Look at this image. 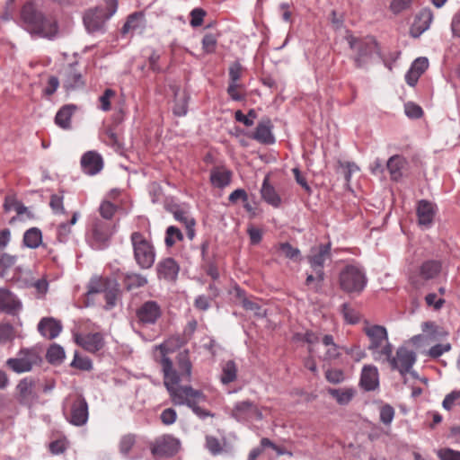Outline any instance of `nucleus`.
I'll return each instance as SVG.
<instances>
[{
  "label": "nucleus",
  "instance_id": "nucleus-1",
  "mask_svg": "<svg viewBox=\"0 0 460 460\" xmlns=\"http://www.w3.org/2000/svg\"><path fill=\"white\" fill-rule=\"evenodd\" d=\"M159 349L164 354V346L160 345ZM161 365L164 373V384L174 405H187L200 419L213 416L210 411L199 406L200 402L206 401V396L201 391L193 389L190 385L178 386L180 382H190L191 379L192 365L187 350L180 352L177 356L179 372L173 369L172 360L165 355L161 359Z\"/></svg>",
  "mask_w": 460,
  "mask_h": 460
},
{
  "label": "nucleus",
  "instance_id": "nucleus-2",
  "mask_svg": "<svg viewBox=\"0 0 460 460\" xmlns=\"http://www.w3.org/2000/svg\"><path fill=\"white\" fill-rule=\"evenodd\" d=\"M21 17L25 30L31 34L52 40L58 32L57 21L51 16H45L32 3L22 6Z\"/></svg>",
  "mask_w": 460,
  "mask_h": 460
},
{
  "label": "nucleus",
  "instance_id": "nucleus-3",
  "mask_svg": "<svg viewBox=\"0 0 460 460\" xmlns=\"http://www.w3.org/2000/svg\"><path fill=\"white\" fill-rule=\"evenodd\" d=\"M364 332L369 339L368 350L373 359L376 362L388 358L389 353L393 351V345L388 339L386 329L382 325H369L364 328Z\"/></svg>",
  "mask_w": 460,
  "mask_h": 460
},
{
  "label": "nucleus",
  "instance_id": "nucleus-4",
  "mask_svg": "<svg viewBox=\"0 0 460 460\" xmlns=\"http://www.w3.org/2000/svg\"><path fill=\"white\" fill-rule=\"evenodd\" d=\"M130 242L137 266L143 270L152 268L155 261V250L153 243L137 231L130 234Z\"/></svg>",
  "mask_w": 460,
  "mask_h": 460
},
{
  "label": "nucleus",
  "instance_id": "nucleus-5",
  "mask_svg": "<svg viewBox=\"0 0 460 460\" xmlns=\"http://www.w3.org/2000/svg\"><path fill=\"white\" fill-rule=\"evenodd\" d=\"M117 0H105V5L89 10L84 16V23L89 32L102 31L105 22L116 13Z\"/></svg>",
  "mask_w": 460,
  "mask_h": 460
},
{
  "label": "nucleus",
  "instance_id": "nucleus-6",
  "mask_svg": "<svg viewBox=\"0 0 460 460\" xmlns=\"http://www.w3.org/2000/svg\"><path fill=\"white\" fill-rule=\"evenodd\" d=\"M68 409L64 405L63 411L69 423L76 427L86 424L89 418V408L85 398L82 394L68 395L66 398Z\"/></svg>",
  "mask_w": 460,
  "mask_h": 460
},
{
  "label": "nucleus",
  "instance_id": "nucleus-7",
  "mask_svg": "<svg viewBox=\"0 0 460 460\" xmlns=\"http://www.w3.org/2000/svg\"><path fill=\"white\" fill-rule=\"evenodd\" d=\"M442 270V263L438 260L424 261L415 270L409 275L411 285L416 288H423L430 280L437 279Z\"/></svg>",
  "mask_w": 460,
  "mask_h": 460
},
{
  "label": "nucleus",
  "instance_id": "nucleus-8",
  "mask_svg": "<svg viewBox=\"0 0 460 460\" xmlns=\"http://www.w3.org/2000/svg\"><path fill=\"white\" fill-rule=\"evenodd\" d=\"M417 360L416 353L404 346H401L396 349L395 356L393 351L389 353L388 358L380 361L381 364H388L391 370L398 371L404 377L408 373L414 374L411 371L413 365Z\"/></svg>",
  "mask_w": 460,
  "mask_h": 460
},
{
  "label": "nucleus",
  "instance_id": "nucleus-9",
  "mask_svg": "<svg viewBox=\"0 0 460 460\" xmlns=\"http://www.w3.org/2000/svg\"><path fill=\"white\" fill-rule=\"evenodd\" d=\"M180 448V439L171 434L158 436L149 444L150 452L156 460L172 457Z\"/></svg>",
  "mask_w": 460,
  "mask_h": 460
},
{
  "label": "nucleus",
  "instance_id": "nucleus-10",
  "mask_svg": "<svg viewBox=\"0 0 460 460\" xmlns=\"http://www.w3.org/2000/svg\"><path fill=\"white\" fill-rule=\"evenodd\" d=\"M41 357L35 349H22L15 358L6 360V366L14 373L30 372L34 366L40 365Z\"/></svg>",
  "mask_w": 460,
  "mask_h": 460
},
{
  "label": "nucleus",
  "instance_id": "nucleus-11",
  "mask_svg": "<svg viewBox=\"0 0 460 460\" xmlns=\"http://www.w3.org/2000/svg\"><path fill=\"white\" fill-rule=\"evenodd\" d=\"M347 39L350 49L356 53L355 62L358 67L365 65L375 53L378 54V45L374 38L359 40L349 36Z\"/></svg>",
  "mask_w": 460,
  "mask_h": 460
},
{
  "label": "nucleus",
  "instance_id": "nucleus-12",
  "mask_svg": "<svg viewBox=\"0 0 460 460\" xmlns=\"http://www.w3.org/2000/svg\"><path fill=\"white\" fill-rule=\"evenodd\" d=\"M340 284L347 293H360L366 287L367 278L360 268L349 265L341 272Z\"/></svg>",
  "mask_w": 460,
  "mask_h": 460
},
{
  "label": "nucleus",
  "instance_id": "nucleus-13",
  "mask_svg": "<svg viewBox=\"0 0 460 460\" xmlns=\"http://www.w3.org/2000/svg\"><path fill=\"white\" fill-rule=\"evenodd\" d=\"M114 229L111 223L96 220L86 236L90 246L95 250H103L109 246Z\"/></svg>",
  "mask_w": 460,
  "mask_h": 460
},
{
  "label": "nucleus",
  "instance_id": "nucleus-14",
  "mask_svg": "<svg viewBox=\"0 0 460 460\" xmlns=\"http://www.w3.org/2000/svg\"><path fill=\"white\" fill-rule=\"evenodd\" d=\"M163 315L161 305L155 300H147L139 305L135 310L136 323L140 327L155 325Z\"/></svg>",
  "mask_w": 460,
  "mask_h": 460
},
{
  "label": "nucleus",
  "instance_id": "nucleus-15",
  "mask_svg": "<svg viewBox=\"0 0 460 460\" xmlns=\"http://www.w3.org/2000/svg\"><path fill=\"white\" fill-rule=\"evenodd\" d=\"M164 208L171 213L175 220L184 225L186 234L190 240L195 236V219L190 216L189 208L185 205L177 204L175 202H166Z\"/></svg>",
  "mask_w": 460,
  "mask_h": 460
},
{
  "label": "nucleus",
  "instance_id": "nucleus-16",
  "mask_svg": "<svg viewBox=\"0 0 460 460\" xmlns=\"http://www.w3.org/2000/svg\"><path fill=\"white\" fill-rule=\"evenodd\" d=\"M62 86L66 93L83 89L85 86V80L82 72L78 69V64L67 65L62 71Z\"/></svg>",
  "mask_w": 460,
  "mask_h": 460
},
{
  "label": "nucleus",
  "instance_id": "nucleus-17",
  "mask_svg": "<svg viewBox=\"0 0 460 460\" xmlns=\"http://www.w3.org/2000/svg\"><path fill=\"white\" fill-rule=\"evenodd\" d=\"M231 415L239 422H246L253 420H261L262 419V413L260 411L257 405L250 400L236 402Z\"/></svg>",
  "mask_w": 460,
  "mask_h": 460
},
{
  "label": "nucleus",
  "instance_id": "nucleus-18",
  "mask_svg": "<svg viewBox=\"0 0 460 460\" xmlns=\"http://www.w3.org/2000/svg\"><path fill=\"white\" fill-rule=\"evenodd\" d=\"M318 342L321 345V358L323 361H332L341 357L343 347L335 342L332 334L318 332Z\"/></svg>",
  "mask_w": 460,
  "mask_h": 460
},
{
  "label": "nucleus",
  "instance_id": "nucleus-19",
  "mask_svg": "<svg viewBox=\"0 0 460 460\" xmlns=\"http://www.w3.org/2000/svg\"><path fill=\"white\" fill-rule=\"evenodd\" d=\"M35 381L32 378L25 377L17 385L19 402L28 407L32 406L39 399L34 390Z\"/></svg>",
  "mask_w": 460,
  "mask_h": 460
},
{
  "label": "nucleus",
  "instance_id": "nucleus-20",
  "mask_svg": "<svg viewBox=\"0 0 460 460\" xmlns=\"http://www.w3.org/2000/svg\"><path fill=\"white\" fill-rule=\"evenodd\" d=\"M75 342L90 353H96L104 347V339L101 332L76 334Z\"/></svg>",
  "mask_w": 460,
  "mask_h": 460
},
{
  "label": "nucleus",
  "instance_id": "nucleus-21",
  "mask_svg": "<svg viewBox=\"0 0 460 460\" xmlns=\"http://www.w3.org/2000/svg\"><path fill=\"white\" fill-rule=\"evenodd\" d=\"M385 167L389 172L390 180L398 182L403 178L408 169V161L401 155H394L387 160Z\"/></svg>",
  "mask_w": 460,
  "mask_h": 460
},
{
  "label": "nucleus",
  "instance_id": "nucleus-22",
  "mask_svg": "<svg viewBox=\"0 0 460 460\" xmlns=\"http://www.w3.org/2000/svg\"><path fill=\"white\" fill-rule=\"evenodd\" d=\"M81 166L84 173L95 175L103 167V160L96 151H88L81 158Z\"/></svg>",
  "mask_w": 460,
  "mask_h": 460
},
{
  "label": "nucleus",
  "instance_id": "nucleus-23",
  "mask_svg": "<svg viewBox=\"0 0 460 460\" xmlns=\"http://www.w3.org/2000/svg\"><path fill=\"white\" fill-rule=\"evenodd\" d=\"M416 212L419 225L424 228L431 227L436 214L435 205L421 199L418 202Z\"/></svg>",
  "mask_w": 460,
  "mask_h": 460
},
{
  "label": "nucleus",
  "instance_id": "nucleus-24",
  "mask_svg": "<svg viewBox=\"0 0 460 460\" xmlns=\"http://www.w3.org/2000/svg\"><path fill=\"white\" fill-rule=\"evenodd\" d=\"M433 21V13L429 8H423L416 15L411 29L412 37L417 38L426 31Z\"/></svg>",
  "mask_w": 460,
  "mask_h": 460
},
{
  "label": "nucleus",
  "instance_id": "nucleus-25",
  "mask_svg": "<svg viewBox=\"0 0 460 460\" xmlns=\"http://www.w3.org/2000/svg\"><path fill=\"white\" fill-rule=\"evenodd\" d=\"M361 387L365 391H374L379 386V374L377 367L373 365L363 367L360 376Z\"/></svg>",
  "mask_w": 460,
  "mask_h": 460
},
{
  "label": "nucleus",
  "instance_id": "nucleus-26",
  "mask_svg": "<svg viewBox=\"0 0 460 460\" xmlns=\"http://www.w3.org/2000/svg\"><path fill=\"white\" fill-rule=\"evenodd\" d=\"M38 331L43 337L53 340L61 332L62 324L53 317H44L38 324Z\"/></svg>",
  "mask_w": 460,
  "mask_h": 460
},
{
  "label": "nucleus",
  "instance_id": "nucleus-27",
  "mask_svg": "<svg viewBox=\"0 0 460 460\" xmlns=\"http://www.w3.org/2000/svg\"><path fill=\"white\" fill-rule=\"evenodd\" d=\"M273 125L269 118L262 119L257 125L253 138L261 144H273L275 137L272 134Z\"/></svg>",
  "mask_w": 460,
  "mask_h": 460
},
{
  "label": "nucleus",
  "instance_id": "nucleus-28",
  "mask_svg": "<svg viewBox=\"0 0 460 460\" xmlns=\"http://www.w3.org/2000/svg\"><path fill=\"white\" fill-rule=\"evenodd\" d=\"M180 266L172 258H166L157 265V272L160 279L173 281L177 279Z\"/></svg>",
  "mask_w": 460,
  "mask_h": 460
},
{
  "label": "nucleus",
  "instance_id": "nucleus-29",
  "mask_svg": "<svg viewBox=\"0 0 460 460\" xmlns=\"http://www.w3.org/2000/svg\"><path fill=\"white\" fill-rule=\"evenodd\" d=\"M22 308L21 302L9 290L0 288V310L14 314Z\"/></svg>",
  "mask_w": 460,
  "mask_h": 460
},
{
  "label": "nucleus",
  "instance_id": "nucleus-30",
  "mask_svg": "<svg viewBox=\"0 0 460 460\" xmlns=\"http://www.w3.org/2000/svg\"><path fill=\"white\" fill-rule=\"evenodd\" d=\"M232 172L224 167H215L210 172V181L216 188L223 189L230 184Z\"/></svg>",
  "mask_w": 460,
  "mask_h": 460
},
{
  "label": "nucleus",
  "instance_id": "nucleus-31",
  "mask_svg": "<svg viewBox=\"0 0 460 460\" xmlns=\"http://www.w3.org/2000/svg\"><path fill=\"white\" fill-rule=\"evenodd\" d=\"M421 331L424 334L425 342L428 343L438 341L447 335V332L430 321L422 323Z\"/></svg>",
  "mask_w": 460,
  "mask_h": 460
},
{
  "label": "nucleus",
  "instance_id": "nucleus-32",
  "mask_svg": "<svg viewBox=\"0 0 460 460\" xmlns=\"http://www.w3.org/2000/svg\"><path fill=\"white\" fill-rule=\"evenodd\" d=\"M261 194L262 199L272 207L279 208L280 206L281 198L277 193L274 187L270 184L269 176H266L263 180Z\"/></svg>",
  "mask_w": 460,
  "mask_h": 460
},
{
  "label": "nucleus",
  "instance_id": "nucleus-33",
  "mask_svg": "<svg viewBox=\"0 0 460 460\" xmlns=\"http://www.w3.org/2000/svg\"><path fill=\"white\" fill-rule=\"evenodd\" d=\"M76 110L74 104H66L61 107L56 114L55 123L63 129L71 128V118Z\"/></svg>",
  "mask_w": 460,
  "mask_h": 460
},
{
  "label": "nucleus",
  "instance_id": "nucleus-34",
  "mask_svg": "<svg viewBox=\"0 0 460 460\" xmlns=\"http://www.w3.org/2000/svg\"><path fill=\"white\" fill-rule=\"evenodd\" d=\"M174 105L172 113L177 117H183L188 112V103L190 96L186 92L180 93L179 88H174Z\"/></svg>",
  "mask_w": 460,
  "mask_h": 460
},
{
  "label": "nucleus",
  "instance_id": "nucleus-35",
  "mask_svg": "<svg viewBox=\"0 0 460 460\" xmlns=\"http://www.w3.org/2000/svg\"><path fill=\"white\" fill-rule=\"evenodd\" d=\"M23 244L30 249H36L42 243V232L38 227H31L25 231Z\"/></svg>",
  "mask_w": 460,
  "mask_h": 460
},
{
  "label": "nucleus",
  "instance_id": "nucleus-36",
  "mask_svg": "<svg viewBox=\"0 0 460 460\" xmlns=\"http://www.w3.org/2000/svg\"><path fill=\"white\" fill-rule=\"evenodd\" d=\"M328 393L337 401L341 405H347L354 397L356 390L352 387L343 389H328Z\"/></svg>",
  "mask_w": 460,
  "mask_h": 460
},
{
  "label": "nucleus",
  "instance_id": "nucleus-37",
  "mask_svg": "<svg viewBox=\"0 0 460 460\" xmlns=\"http://www.w3.org/2000/svg\"><path fill=\"white\" fill-rule=\"evenodd\" d=\"M146 283V278L139 273L127 272L123 276V284L127 290L142 288Z\"/></svg>",
  "mask_w": 460,
  "mask_h": 460
},
{
  "label": "nucleus",
  "instance_id": "nucleus-38",
  "mask_svg": "<svg viewBox=\"0 0 460 460\" xmlns=\"http://www.w3.org/2000/svg\"><path fill=\"white\" fill-rule=\"evenodd\" d=\"M112 281L107 278L93 277L87 286V296L103 293Z\"/></svg>",
  "mask_w": 460,
  "mask_h": 460
},
{
  "label": "nucleus",
  "instance_id": "nucleus-39",
  "mask_svg": "<svg viewBox=\"0 0 460 460\" xmlns=\"http://www.w3.org/2000/svg\"><path fill=\"white\" fill-rule=\"evenodd\" d=\"M119 288L116 281H112L108 288H106V290L103 292L104 294V299H105V306L104 308L106 310H111L117 305V299L119 296Z\"/></svg>",
  "mask_w": 460,
  "mask_h": 460
},
{
  "label": "nucleus",
  "instance_id": "nucleus-40",
  "mask_svg": "<svg viewBox=\"0 0 460 460\" xmlns=\"http://www.w3.org/2000/svg\"><path fill=\"white\" fill-rule=\"evenodd\" d=\"M46 358L50 364H59L65 358V350L60 345H50L46 353Z\"/></svg>",
  "mask_w": 460,
  "mask_h": 460
},
{
  "label": "nucleus",
  "instance_id": "nucleus-41",
  "mask_svg": "<svg viewBox=\"0 0 460 460\" xmlns=\"http://www.w3.org/2000/svg\"><path fill=\"white\" fill-rule=\"evenodd\" d=\"M304 341L306 344V349H308L310 356L309 358L305 361V367H307L311 371H315L316 369V363L314 360L313 356V349L312 346L316 340L315 335L313 332H306L303 335Z\"/></svg>",
  "mask_w": 460,
  "mask_h": 460
},
{
  "label": "nucleus",
  "instance_id": "nucleus-42",
  "mask_svg": "<svg viewBox=\"0 0 460 460\" xmlns=\"http://www.w3.org/2000/svg\"><path fill=\"white\" fill-rule=\"evenodd\" d=\"M237 374V367L233 360H228L223 367L221 382L227 385L235 380Z\"/></svg>",
  "mask_w": 460,
  "mask_h": 460
},
{
  "label": "nucleus",
  "instance_id": "nucleus-43",
  "mask_svg": "<svg viewBox=\"0 0 460 460\" xmlns=\"http://www.w3.org/2000/svg\"><path fill=\"white\" fill-rule=\"evenodd\" d=\"M182 239L183 234L178 227L174 226L167 227L164 239L167 247L173 246L177 241H181Z\"/></svg>",
  "mask_w": 460,
  "mask_h": 460
},
{
  "label": "nucleus",
  "instance_id": "nucleus-44",
  "mask_svg": "<svg viewBox=\"0 0 460 460\" xmlns=\"http://www.w3.org/2000/svg\"><path fill=\"white\" fill-rule=\"evenodd\" d=\"M455 406L460 407V390H453L449 394H447L443 402L442 407L446 411H451Z\"/></svg>",
  "mask_w": 460,
  "mask_h": 460
},
{
  "label": "nucleus",
  "instance_id": "nucleus-45",
  "mask_svg": "<svg viewBox=\"0 0 460 460\" xmlns=\"http://www.w3.org/2000/svg\"><path fill=\"white\" fill-rule=\"evenodd\" d=\"M358 171H359V167L353 162H339L338 172L344 175L347 184L350 181L352 174Z\"/></svg>",
  "mask_w": 460,
  "mask_h": 460
},
{
  "label": "nucleus",
  "instance_id": "nucleus-46",
  "mask_svg": "<svg viewBox=\"0 0 460 460\" xmlns=\"http://www.w3.org/2000/svg\"><path fill=\"white\" fill-rule=\"evenodd\" d=\"M104 141L117 151L123 148L122 144L118 137L117 133L111 128H107L104 132Z\"/></svg>",
  "mask_w": 460,
  "mask_h": 460
},
{
  "label": "nucleus",
  "instance_id": "nucleus-47",
  "mask_svg": "<svg viewBox=\"0 0 460 460\" xmlns=\"http://www.w3.org/2000/svg\"><path fill=\"white\" fill-rule=\"evenodd\" d=\"M331 243L328 242L325 244H322L318 247V267H323L325 264L331 263Z\"/></svg>",
  "mask_w": 460,
  "mask_h": 460
},
{
  "label": "nucleus",
  "instance_id": "nucleus-48",
  "mask_svg": "<svg viewBox=\"0 0 460 460\" xmlns=\"http://www.w3.org/2000/svg\"><path fill=\"white\" fill-rule=\"evenodd\" d=\"M136 443V436L133 434L124 435L119 440V452L123 456H128Z\"/></svg>",
  "mask_w": 460,
  "mask_h": 460
},
{
  "label": "nucleus",
  "instance_id": "nucleus-49",
  "mask_svg": "<svg viewBox=\"0 0 460 460\" xmlns=\"http://www.w3.org/2000/svg\"><path fill=\"white\" fill-rule=\"evenodd\" d=\"M452 346L450 343H438L432 346L427 352V355L431 358H438L444 353L450 351Z\"/></svg>",
  "mask_w": 460,
  "mask_h": 460
},
{
  "label": "nucleus",
  "instance_id": "nucleus-50",
  "mask_svg": "<svg viewBox=\"0 0 460 460\" xmlns=\"http://www.w3.org/2000/svg\"><path fill=\"white\" fill-rule=\"evenodd\" d=\"M243 67L239 61L233 62L228 69L229 83L239 84L238 81L242 77Z\"/></svg>",
  "mask_w": 460,
  "mask_h": 460
},
{
  "label": "nucleus",
  "instance_id": "nucleus-51",
  "mask_svg": "<svg viewBox=\"0 0 460 460\" xmlns=\"http://www.w3.org/2000/svg\"><path fill=\"white\" fill-rule=\"evenodd\" d=\"M325 378L329 383L337 385L344 381L345 376L341 369L329 368L325 371Z\"/></svg>",
  "mask_w": 460,
  "mask_h": 460
},
{
  "label": "nucleus",
  "instance_id": "nucleus-52",
  "mask_svg": "<svg viewBox=\"0 0 460 460\" xmlns=\"http://www.w3.org/2000/svg\"><path fill=\"white\" fill-rule=\"evenodd\" d=\"M141 17V14L137 13H134L130 14L124 25L121 28V33L123 35L128 33L130 31H134L139 27L138 20Z\"/></svg>",
  "mask_w": 460,
  "mask_h": 460
},
{
  "label": "nucleus",
  "instance_id": "nucleus-53",
  "mask_svg": "<svg viewBox=\"0 0 460 460\" xmlns=\"http://www.w3.org/2000/svg\"><path fill=\"white\" fill-rule=\"evenodd\" d=\"M341 307L343 317L348 323L355 324L359 321V314L355 309L348 304H343Z\"/></svg>",
  "mask_w": 460,
  "mask_h": 460
},
{
  "label": "nucleus",
  "instance_id": "nucleus-54",
  "mask_svg": "<svg viewBox=\"0 0 460 460\" xmlns=\"http://www.w3.org/2000/svg\"><path fill=\"white\" fill-rule=\"evenodd\" d=\"M206 448L213 455H219L223 447L218 438L214 436H206Z\"/></svg>",
  "mask_w": 460,
  "mask_h": 460
},
{
  "label": "nucleus",
  "instance_id": "nucleus-55",
  "mask_svg": "<svg viewBox=\"0 0 460 460\" xmlns=\"http://www.w3.org/2000/svg\"><path fill=\"white\" fill-rule=\"evenodd\" d=\"M404 112L410 119H420L423 115L421 107L411 102L404 104Z\"/></svg>",
  "mask_w": 460,
  "mask_h": 460
},
{
  "label": "nucleus",
  "instance_id": "nucleus-56",
  "mask_svg": "<svg viewBox=\"0 0 460 460\" xmlns=\"http://www.w3.org/2000/svg\"><path fill=\"white\" fill-rule=\"evenodd\" d=\"M394 409L390 404H385L380 409V421L385 425H390L394 418Z\"/></svg>",
  "mask_w": 460,
  "mask_h": 460
},
{
  "label": "nucleus",
  "instance_id": "nucleus-57",
  "mask_svg": "<svg viewBox=\"0 0 460 460\" xmlns=\"http://www.w3.org/2000/svg\"><path fill=\"white\" fill-rule=\"evenodd\" d=\"M256 118V112L254 110H250L247 115H244L241 111H236L234 113V119L236 121L244 124L247 127L253 125V119Z\"/></svg>",
  "mask_w": 460,
  "mask_h": 460
},
{
  "label": "nucleus",
  "instance_id": "nucleus-58",
  "mask_svg": "<svg viewBox=\"0 0 460 460\" xmlns=\"http://www.w3.org/2000/svg\"><path fill=\"white\" fill-rule=\"evenodd\" d=\"M217 44V37L214 34H206L202 39V49L204 52L209 54L216 51Z\"/></svg>",
  "mask_w": 460,
  "mask_h": 460
},
{
  "label": "nucleus",
  "instance_id": "nucleus-59",
  "mask_svg": "<svg viewBox=\"0 0 460 460\" xmlns=\"http://www.w3.org/2000/svg\"><path fill=\"white\" fill-rule=\"evenodd\" d=\"M207 13L202 8H194L190 15V25L194 28L201 26L204 21V17L206 16Z\"/></svg>",
  "mask_w": 460,
  "mask_h": 460
},
{
  "label": "nucleus",
  "instance_id": "nucleus-60",
  "mask_svg": "<svg viewBox=\"0 0 460 460\" xmlns=\"http://www.w3.org/2000/svg\"><path fill=\"white\" fill-rule=\"evenodd\" d=\"M342 350L349 355L355 362H359L366 357V352L358 345H353L349 348L343 347Z\"/></svg>",
  "mask_w": 460,
  "mask_h": 460
},
{
  "label": "nucleus",
  "instance_id": "nucleus-61",
  "mask_svg": "<svg viewBox=\"0 0 460 460\" xmlns=\"http://www.w3.org/2000/svg\"><path fill=\"white\" fill-rule=\"evenodd\" d=\"M71 367L81 370H90L93 367V365L92 361L88 358L79 357L78 354L75 353L74 359L71 362Z\"/></svg>",
  "mask_w": 460,
  "mask_h": 460
},
{
  "label": "nucleus",
  "instance_id": "nucleus-62",
  "mask_svg": "<svg viewBox=\"0 0 460 460\" xmlns=\"http://www.w3.org/2000/svg\"><path fill=\"white\" fill-rule=\"evenodd\" d=\"M412 0H392L390 3V10L394 14H399L400 13L410 8Z\"/></svg>",
  "mask_w": 460,
  "mask_h": 460
},
{
  "label": "nucleus",
  "instance_id": "nucleus-63",
  "mask_svg": "<svg viewBox=\"0 0 460 460\" xmlns=\"http://www.w3.org/2000/svg\"><path fill=\"white\" fill-rule=\"evenodd\" d=\"M281 252L291 260L296 261L300 255V251L297 248H294L288 243H283L279 245Z\"/></svg>",
  "mask_w": 460,
  "mask_h": 460
},
{
  "label": "nucleus",
  "instance_id": "nucleus-64",
  "mask_svg": "<svg viewBox=\"0 0 460 460\" xmlns=\"http://www.w3.org/2000/svg\"><path fill=\"white\" fill-rule=\"evenodd\" d=\"M440 460H460V452L450 448H443L438 451Z\"/></svg>",
  "mask_w": 460,
  "mask_h": 460
}]
</instances>
